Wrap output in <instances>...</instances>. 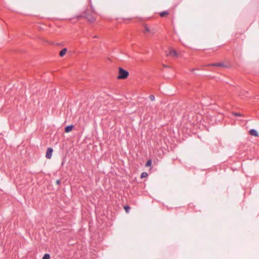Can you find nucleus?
<instances>
[{
	"label": "nucleus",
	"instance_id": "1",
	"mask_svg": "<svg viewBox=\"0 0 259 259\" xmlns=\"http://www.w3.org/2000/svg\"><path fill=\"white\" fill-rule=\"evenodd\" d=\"M128 75L129 73L127 71L121 67L119 68V75L117 76L118 79H125L128 77Z\"/></svg>",
	"mask_w": 259,
	"mask_h": 259
},
{
	"label": "nucleus",
	"instance_id": "2",
	"mask_svg": "<svg viewBox=\"0 0 259 259\" xmlns=\"http://www.w3.org/2000/svg\"><path fill=\"white\" fill-rule=\"evenodd\" d=\"M84 17L88 21L91 23H93L95 21L96 18L94 17V16L92 14L88 13L87 11H85Z\"/></svg>",
	"mask_w": 259,
	"mask_h": 259
},
{
	"label": "nucleus",
	"instance_id": "3",
	"mask_svg": "<svg viewBox=\"0 0 259 259\" xmlns=\"http://www.w3.org/2000/svg\"><path fill=\"white\" fill-rule=\"evenodd\" d=\"M167 56H172L175 57H178V54L175 50L170 49L168 51V53L166 54Z\"/></svg>",
	"mask_w": 259,
	"mask_h": 259
},
{
	"label": "nucleus",
	"instance_id": "4",
	"mask_svg": "<svg viewBox=\"0 0 259 259\" xmlns=\"http://www.w3.org/2000/svg\"><path fill=\"white\" fill-rule=\"evenodd\" d=\"M53 151V149L52 148H48L47 150L46 157L48 159H50L52 156Z\"/></svg>",
	"mask_w": 259,
	"mask_h": 259
},
{
	"label": "nucleus",
	"instance_id": "5",
	"mask_svg": "<svg viewBox=\"0 0 259 259\" xmlns=\"http://www.w3.org/2000/svg\"><path fill=\"white\" fill-rule=\"evenodd\" d=\"M208 66L223 67H225L226 65L224 63H211L207 65Z\"/></svg>",
	"mask_w": 259,
	"mask_h": 259
},
{
	"label": "nucleus",
	"instance_id": "6",
	"mask_svg": "<svg viewBox=\"0 0 259 259\" xmlns=\"http://www.w3.org/2000/svg\"><path fill=\"white\" fill-rule=\"evenodd\" d=\"M74 126V125L73 124L66 126L64 129L65 132L69 133V132H71L73 130Z\"/></svg>",
	"mask_w": 259,
	"mask_h": 259
},
{
	"label": "nucleus",
	"instance_id": "7",
	"mask_svg": "<svg viewBox=\"0 0 259 259\" xmlns=\"http://www.w3.org/2000/svg\"><path fill=\"white\" fill-rule=\"evenodd\" d=\"M249 134L251 136H254V137H258V134L257 132L254 130V129H251L249 132Z\"/></svg>",
	"mask_w": 259,
	"mask_h": 259
},
{
	"label": "nucleus",
	"instance_id": "8",
	"mask_svg": "<svg viewBox=\"0 0 259 259\" xmlns=\"http://www.w3.org/2000/svg\"><path fill=\"white\" fill-rule=\"evenodd\" d=\"M67 51V49H66V48H64V49H62V50L60 52V53H59V55H60V56H61V57H63V56H64L65 55V54L66 53Z\"/></svg>",
	"mask_w": 259,
	"mask_h": 259
},
{
	"label": "nucleus",
	"instance_id": "9",
	"mask_svg": "<svg viewBox=\"0 0 259 259\" xmlns=\"http://www.w3.org/2000/svg\"><path fill=\"white\" fill-rule=\"evenodd\" d=\"M168 14V12L167 11H163L160 13L159 15L161 17H163Z\"/></svg>",
	"mask_w": 259,
	"mask_h": 259
},
{
	"label": "nucleus",
	"instance_id": "10",
	"mask_svg": "<svg viewBox=\"0 0 259 259\" xmlns=\"http://www.w3.org/2000/svg\"><path fill=\"white\" fill-rule=\"evenodd\" d=\"M144 28H145V32H151L152 33H154V32L150 31V28L147 25H144Z\"/></svg>",
	"mask_w": 259,
	"mask_h": 259
},
{
	"label": "nucleus",
	"instance_id": "11",
	"mask_svg": "<svg viewBox=\"0 0 259 259\" xmlns=\"http://www.w3.org/2000/svg\"><path fill=\"white\" fill-rule=\"evenodd\" d=\"M148 176V174L146 172H143L141 175V178L143 179Z\"/></svg>",
	"mask_w": 259,
	"mask_h": 259
},
{
	"label": "nucleus",
	"instance_id": "12",
	"mask_svg": "<svg viewBox=\"0 0 259 259\" xmlns=\"http://www.w3.org/2000/svg\"><path fill=\"white\" fill-rule=\"evenodd\" d=\"M151 164H152V160L151 159H149L147 161L145 165H146V166L148 167V166H150L151 165Z\"/></svg>",
	"mask_w": 259,
	"mask_h": 259
},
{
	"label": "nucleus",
	"instance_id": "13",
	"mask_svg": "<svg viewBox=\"0 0 259 259\" xmlns=\"http://www.w3.org/2000/svg\"><path fill=\"white\" fill-rule=\"evenodd\" d=\"M124 208L126 212L128 213L131 209V207L128 205H125Z\"/></svg>",
	"mask_w": 259,
	"mask_h": 259
},
{
	"label": "nucleus",
	"instance_id": "14",
	"mask_svg": "<svg viewBox=\"0 0 259 259\" xmlns=\"http://www.w3.org/2000/svg\"><path fill=\"white\" fill-rule=\"evenodd\" d=\"M50 255L48 253H46L42 257V259H50Z\"/></svg>",
	"mask_w": 259,
	"mask_h": 259
},
{
	"label": "nucleus",
	"instance_id": "15",
	"mask_svg": "<svg viewBox=\"0 0 259 259\" xmlns=\"http://www.w3.org/2000/svg\"><path fill=\"white\" fill-rule=\"evenodd\" d=\"M149 98L151 100V101H153L155 100V96L153 95H150L149 96Z\"/></svg>",
	"mask_w": 259,
	"mask_h": 259
},
{
	"label": "nucleus",
	"instance_id": "16",
	"mask_svg": "<svg viewBox=\"0 0 259 259\" xmlns=\"http://www.w3.org/2000/svg\"><path fill=\"white\" fill-rule=\"evenodd\" d=\"M234 115L235 116H242V114L239 113H234Z\"/></svg>",
	"mask_w": 259,
	"mask_h": 259
},
{
	"label": "nucleus",
	"instance_id": "17",
	"mask_svg": "<svg viewBox=\"0 0 259 259\" xmlns=\"http://www.w3.org/2000/svg\"><path fill=\"white\" fill-rule=\"evenodd\" d=\"M90 6H91V8L92 9V11L93 12H95V10H94L93 7V6H92V4L91 2H90Z\"/></svg>",
	"mask_w": 259,
	"mask_h": 259
},
{
	"label": "nucleus",
	"instance_id": "18",
	"mask_svg": "<svg viewBox=\"0 0 259 259\" xmlns=\"http://www.w3.org/2000/svg\"><path fill=\"white\" fill-rule=\"evenodd\" d=\"M57 184H58V185H59L60 184V182L59 180H57Z\"/></svg>",
	"mask_w": 259,
	"mask_h": 259
},
{
	"label": "nucleus",
	"instance_id": "19",
	"mask_svg": "<svg viewBox=\"0 0 259 259\" xmlns=\"http://www.w3.org/2000/svg\"><path fill=\"white\" fill-rule=\"evenodd\" d=\"M94 37V38H97V37H98V36H97V35H95V36H94V37Z\"/></svg>",
	"mask_w": 259,
	"mask_h": 259
},
{
	"label": "nucleus",
	"instance_id": "20",
	"mask_svg": "<svg viewBox=\"0 0 259 259\" xmlns=\"http://www.w3.org/2000/svg\"><path fill=\"white\" fill-rule=\"evenodd\" d=\"M163 66H164V67H168V66H167V65H163Z\"/></svg>",
	"mask_w": 259,
	"mask_h": 259
},
{
	"label": "nucleus",
	"instance_id": "21",
	"mask_svg": "<svg viewBox=\"0 0 259 259\" xmlns=\"http://www.w3.org/2000/svg\"><path fill=\"white\" fill-rule=\"evenodd\" d=\"M195 70V69H192L191 71H194V70Z\"/></svg>",
	"mask_w": 259,
	"mask_h": 259
}]
</instances>
